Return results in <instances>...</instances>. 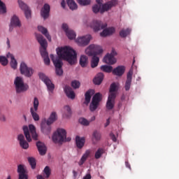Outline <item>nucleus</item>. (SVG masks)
<instances>
[{
    "instance_id": "f257e3e1",
    "label": "nucleus",
    "mask_w": 179,
    "mask_h": 179,
    "mask_svg": "<svg viewBox=\"0 0 179 179\" xmlns=\"http://www.w3.org/2000/svg\"><path fill=\"white\" fill-rule=\"evenodd\" d=\"M58 57L50 55V59L52 61L55 66V72L57 76H62L64 70H62V59L66 61L70 65H73L76 62L77 54L73 49L71 47L65 46L63 48H59L56 50Z\"/></svg>"
},
{
    "instance_id": "f03ea898",
    "label": "nucleus",
    "mask_w": 179,
    "mask_h": 179,
    "mask_svg": "<svg viewBox=\"0 0 179 179\" xmlns=\"http://www.w3.org/2000/svg\"><path fill=\"white\" fill-rule=\"evenodd\" d=\"M103 53V49L100 45H90L86 50L85 54L89 57H92L91 59V68H96L100 62V58L97 55Z\"/></svg>"
},
{
    "instance_id": "7ed1b4c3",
    "label": "nucleus",
    "mask_w": 179,
    "mask_h": 179,
    "mask_svg": "<svg viewBox=\"0 0 179 179\" xmlns=\"http://www.w3.org/2000/svg\"><path fill=\"white\" fill-rule=\"evenodd\" d=\"M117 4L118 1L117 0H111L102 6L100 4H95L92 7V12H94V13H99V12H100V13H104V12H108V10H110L111 8L117 6Z\"/></svg>"
},
{
    "instance_id": "20e7f679",
    "label": "nucleus",
    "mask_w": 179,
    "mask_h": 179,
    "mask_svg": "<svg viewBox=\"0 0 179 179\" xmlns=\"http://www.w3.org/2000/svg\"><path fill=\"white\" fill-rule=\"evenodd\" d=\"M71 137L66 138V131L64 129H57L52 136V141L55 143L69 142L71 141Z\"/></svg>"
},
{
    "instance_id": "39448f33",
    "label": "nucleus",
    "mask_w": 179,
    "mask_h": 179,
    "mask_svg": "<svg viewBox=\"0 0 179 179\" xmlns=\"http://www.w3.org/2000/svg\"><path fill=\"white\" fill-rule=\"evenodd\" d=\"M22 129L27 142H31V136L34 141H37V139H38V135H37V133L36 132V127L34 125L29 124V127L27 126H24Z\"/></svg>"
},
{
    "instance_id": "423d86ee",
    "label": "nucleus",
    "mask_w": 179,
    "mask_h": 179,
    "mask_svg": "<svg viewBox=\"0 0 179 179\" xmlns=\"http://www.w3.org/2000/svg\"><path fill=\"white\" fill-rule=\"evenodd\" d=\"M16 93H24L29 90V85L24 83L23 78L17 76L14 80Z\"/></svg>"
},
{
    "instance_id": "0eeeda50",
    "label": "nucleus",
    "mask_w": 179,
    "mask_h": 179,
    "mask_svg": "<svg viewBox=\"0 0 179 179\" xmlns=\"http://www.w3.org/2000/svg\"><path fill=\"white\" fill-rule=\"evenodd\" d=\"M36 40L41 45L40 49L41 55L43 58L48 57V52H47V41L44 38V36L41 34H36Z\"/></svg>"
},
{
    "instance_id": "6e6552de",
    "label": "nucleus",
    "mask_w": 179,
    "mask_h": 179,
    "mask_svg": "<svg viewBox=\"0 0 179 179\" xmlns=\"http://www.w3.org/2000/svg\"><path fill=\"white\" fill-rule=\"evenodd\" d=\"M20 71L21 75L25 76V78H31L33 73H34V70L31 67H29L27 64L24 62H22L20 65Z\"/></svg>"
},
{
    "instance_id": "1a4fd4ad",
    "label": "nucleus",
    "mask_w": 179,
    "mask_h": 179,
    "mask_svg": "<svg viewBox=\"0 0 179 179\" xmlns=\"http://www.w3.org/2000/svg\"><path fill=\"white\" fill-rule=\"evenodd\" d=\"M34 106L30 108V113L34 120V121H40V115L37 114V111H38V106L40 102L38 101V99L35 97L34 99L33 102Z\"/></svg>"
},
{
    "instance_id": "9d476101",
    "label": "nucleus",
    "mask_w": 179,
    "mask_h": 179,
    "mask_svg": "<svg viewBox=\"0 0 179 179\" xmlns=\"http://www.w3.org/2000/svg\"><path fill=\"white\" fill-rule=\"evenodd\" d=\"M38 76L39 79H41V81L46 85L48 90H49V92H53L54 89H55V85H54L51 80H50V78L44 74V73H39Z\"/></svg>"
},
{
    "instance_id": "9b49d317",
    "label": "nucleus",
    "mask_w": 179,
    "mask_h": 179,
    "mask_svg": "<svg viewBox=\"0 0 179 179\" xmlns=\"http://www.w3.org/2000/svg\"><path fill=\"white\" fill-rule=\"evenodd\" d=\"M100 101H101V94L98 92L92 97V102L90 105V111H96V110H97V107H99V104H100Z\"/></svg>"
},
{
    "instance_id": "f8f14e48",
    "label": "nucleus",
    "mask_w": 179,
    "mask_h": 179,
    "mask_svg": "<svg viewBox=\"0 0 179 179\" xmlns=\"http://www.w3.org/2000/svg\"><path fill=\"white\" fill-rule=\"evenodd\" d=\"M90 40H92V36L85 35L78 37L76 39V43H77L80 47H86V45H89L90 43Z\"/></svg>"
},
{
    "instance_id": "ddd939ff",
    "label": "nucleus",
    "mask_w": 179,
    "mask_h": 179,
    "mask_svg": "<svg viewBox=\"0 0 179 179\" xmlns=\"http://www.w3.org/2000/svg\"><path fill=\"white\" fill-rule=\"evenodd\" d=\"M115 55H117V52L115 50L113 49L110 54L108 53L103 57V62H105V64H108V65H114V64L117 62V59L114 57Z\"/></svg>"
},
{
    "instance_id": "4468645a",
    "label": "nucleus",
    "mask_w": 179,
    "mask_h": 179,
    "mask_svg": "<svg viewBox=\"0 0 179 179\" xmlns=\"http://www.w3.org/2000/svg\"><path fill=\"white\" fill-rule=\"evenodd\" d=\"M91 27L93 29L94 31H99L103 30L107 27V23H103L101 21L94 20L91 23Z\"/></svg>"
},
{
    "instance_id": "2eb2a0df",
    "label": "nucleus",
    "mask_w": 179,
    "mask_h": 179,
    "mask_svg": "<svg viewBox=\"0 0 179 179\" xmlns=\"http://www.w3.org/2000/svg\"><path fill=\"white\" fill-rule=\"evenodd\" d=\"M115 97H117L116 93L109 94L108 101L106 102L107 110H113L114 108V106H115Z\"/></svg>"
},
{
    "instance_id": "dca6fc26",
    "label": "nucleus",
    "mask_w": 179,
    "mask_h": 179,
    "mask_svg": "<svg viewBox=\"0 0 179 179\" xmlns=\"http://www.w3.org/2000/svg\"><path fill=\"white\" fill-rule=\"evenodd\" d=\"M18 3L20 8L24 10L25 17H27V19H30V17H31V10L29 6H27V4L24 3L22 0H18Z\"/></svg>"
},
{
    "instance_id": "f3484780",
    "label": "nucleus",
    "mask_w": 179,
    "mask_h": 179,
    "mask_svg": "<svg viewBox=\"0 0 179 179\" xmlns=\"http://www.w3.org/2000/svg\"><path fill=\"white\" fill-rule=\"evenodd\" d=\"M17 171L18 173V179H29L27 171L26 170V168H24V165H18Z\"/></svg>"
},
{
    "instance_id": "a211bd4d",
    "label": "nucleus",
    "mask_w": 179,
    "mask_h": 179,
    "mask_svg": "<svg viewBox=\"0 0 179 179\" xmlns=\"http://www.w3.org/2000/svg\"><path fill=\"white\" fill-rule=\"evenodd\" d=\"M22 23L19 20V17L16 15H13L11 18L10 23L9 25V31H13V27H21Z\"/></svg>"
},
{
    "instance_id": "6ab92c4d",
    "label": "nucleus",
    "mask_w": 179,
    "mask_h": 179,
    "mask_svg": "<svg viewBox=\"0 0 179 179\" xmlns=\"http://www.w3.org/2000/svg\"><path fill=\"white\" fill-rule=\"evenodd\" d=\"M51 10V7L50 4L45 3L41 10V16L45 20L50 17V11Z\"/></svg>"
},
{
    "instance_id": "aec40b11",
    "label": "nucleus",
    "mask_w": 179,
    "mask_h": 179,
    "mask_svg": "<svg viewBox=\"0 0 179 179\" xmlns=\"http://www.w3.org/2000/svg\"><path fill=\"white\" fill-rule=\"evenodd\" d=\"M62 29L65 31L68 38L69 40H73L74 38H76V33L73 31L72 29H69L68 27V24H62Z\"/></svg>"
},
{
    "instance_id": "412c9836",
    "label": "nucleus",
    "mask_w": 179,
    "mask_h": 179,
    "mask_svg": "<svg viewBox=\"0 0 179 179\" xmlns=\"http://www.w3.org/2000/svg\"><path fill=\"white\" fill-rule=\"evenodd\" d=\"M41 128L43 134L45 135H48L51 132V124H49L48 122H42Z\"/></svg>"
},
{
    "instance_id": "4be33fe9",
    "label": "nucleus",
    "mask_w": 179,
    "mask_h": 179,
    "mask_svg": "<svg viewBox=\"0 0 179 179\" xmlns=\"http://www.w3.org/2000/svg\"><path fill=\"white\" fill-rule=\"evenodd\" d=\"M36 147L41 156L45 155V153H47V146H45V144H44V143L38 141L36 143Z\"/></svg>"
},
{
    "instance_id": "5701e85b",
    "label": "nucleus",
    "mask_w": 179,
    "mask_h": 179,
    "mask_svg": "<svg viewBox=\"0 0 179 179\" xmlns=\"http://www.w3.org/2000/svg\"><path fill=\"white\" fill-rule=\"evenodd\" d=\"M134 73L132 71H129L127 73V80L124 85V89L126 92L129 91V89H131V85L132 83V75Z\"/></svg>"
},
{
    "instance_id": "b1692460",
    "label": "nucleus",
    "mask_w": 179,
    "mask_h": 179,
    "mask_svg": "<svg viewBox=\"0 0 179 179\" xmlns=\"http://www.w3.org/2000/svg\"><path fill=\"white\" fill-rule=\"evenodd\" d=\"M17 141H19L20 146L22 149H29V143L24 139V136L23 134L18 135Z\"/></svg>"
},
{
    "instance_id": "393cba45",
    "label": "nucleus",
    "mask_w": 179,
    "mask_h": 179,
    "mask_svg": "<svg viewBox=\"0 0 179 179\" xmlns=\"http://www.w3.org/2000/svg\"><path fill=\"white\" fill-rule=\"evenodd\" d=\"M112 73L115 76H122L125 73V66H118L112 71Z\"/></svg>"
},
{
    "instance_id": "a878e982",
    "label": "nucleus",
    "mask_w": 179,
    "mask_h": 179,
    "mask_svg": "<svg viewBox=\"0 0 179 179\" xmlns=\"http://www.w3.org/2000/svg\"><path fill=\"white\" fill-rule=\"evenodd\" d=\"M64 92L67 97H69V99H71L72 100L75 99L76 94H75V92H73V90H72V87H71L69 85H66L64 87Z\"/></svg>"
},
{
    "instance_id": "bb28decb",
    "label": "nucleus",
    "mask_w": 179,
    "mask_h": 179,
    "mask_svg": "<svg viewBox=\"0 0 179 179\" xmlns=\"http://www.w3.org/2000/svg\"><path fill=\"white\" fill-rule=\"evenodd\" d=\"M115 33V28L114 27H109L103 30L101 32L100 36L101 37H107V36H111V34H114Z\"/></svg>"
},
{
    "instance_id": "cd10ccee",
    "label": "nucleus",
    "mask_w": 179,
    "mask_h": 179,
    "mask_svg": "<svg viewBox=\"0 0 179 179\" xmlns=\"http://www.w3.org/2000/svg\"><path fill=\"white\" fill-rule=\"evenodd\" d=\"M38 31L42 33V34H43L44 36L46 37L48 41H51V36L50 35V34H48V30L45 27L43 26H38Z\"/></svg>"
},
{
    "instance_id": "c85d7f7f",
    "label": "nucleus",
    "mask_w": 179,
    "mask_h": 179,
    "mask_svg": "<svg viewBox=\"0 0 179 179\" xmlns=\"http://www.w3.org/2000/svg\"><path fill=\"white\" fill-rule=\"evenodd\" d=\"M85 137H80L79 136L76 137V143L78 149H82L85 146Z\"/></svg>"
},
{
    "instance_id": "c756f323",
    "label": "nucleus",
    "mask_w": 179,
    "mask_h": 179,
    "mask_svg": "<svg viewBox=\"0 0 179 179\" xmlns=\"http://www.w3.org/2000/svg\"><path fill=\"white\" fill-rule=\"evenodd\" d=\"M103 79H104V74H103V73H99L94 77L93 82L94 85H101V82H103Z\"/></svg>"
},
{
    "instance_id": "7c9ffc66",
    "label": "nucleus",
    "mask_w": 179,
    "mask_h": 179,
    "mask_svg": "<svg viewBox=\"0 0 179 179\" xmlns=\"http://www.w3.org/2000/svg\"><path fill=\"white\" fill-rule=\"evenodd\" d=\"M89 64V58L86 55H81L80 57V65L82 68H86Z\"/></svg>"
},
{
    "instance_id": "2f4dec72",
    "label": "nucleus",
    "mask_w": 179,
    "mask_h": 179,
    "mask_svg": "<svg viewBox=\"0 0 179 179\" xmlns=\"http://www.w3.org/2000/svg\"><path fill=\"white\" fill-rule=\"evenodd\" d=\"M7 58H10L11 59L10 62L11 68H13V69H16V68H17V61L15 60V56L10 53H8L7 55Z\"/></svg>"
},
{
    "instance_id": "473e14b6",
    "label": "nucleus",
    "mask_w": 179,
    "mask_h": 179,
    "mask_svg": "<svg viewBox=\"0 0 179 179\" xmlns=\"http://www.w3.org/2000/svg\"><path fill=\"white\" fill-rule=\"evenodd\" d=\"M101 139V134H100V131H94L92 134V142L94 144L97 143Z\"/></svg>"
},
{
    "instance_id": "72a5a7b5",
    "label": "nucleus",
    "mask_w": 179,
    "mask_h": 179,
    "mask_svg": "<svg viewBox=\"0 0 179 179\" xmlns=\"http://www.w3.org/2000/svg\"><path fill=\"white\" fill-rule=\"evenodd\" d=\"M94 94V90H89L85 94V104H89L92 99V96Z\"/></svg>"
},
{
    "instance_id": "f704fd0d",
    "label": "nucleus",
    "mask_w": 179,
    "mask_h": 179,
    "mask_svg": "<svg viewBox=\"0 0 179 179\" xmlns=\"http://www.w3.org/2000/svg\"><path fill=\"white\" fill-rule=\"evenodd\" d=\"M57 120H58V116L57 115V113L56 112H52V113L50 114L49 118L48 119V120L46 121V122H48V124H54V122H55V121H57Z\"/></svg>"
},
{
    "instance_id": "c9c22d12",
    "label": "nucleus",
    "mask_w": 179,
    "mask_h": 179,
    "mask_svg": "<svg viewBox=\"0 0 179 179\" xmlns=\"http://www.w3.org/2000/svg\"><path fill=\"white\" fill-rule=\"evenodd\" d=\"M89 156H90V150H87L85 153L83 154L80 162H78L79 166L83 165L85 162L87 160V157H89Z\"/></svg>"
},
{
    "instance_id": "e433bc0d",
    "label": "nucleus",
    "mask_w": 179,
    "mask_h": 179,
    "mask_svg": "<svg viewBox=\"0 0 179 179\" xmlns=\"http://www.w3.org/2000/svg\"><path fill=\"white\" fill-rule=\"evenodd\" d=\"M67 5L71 10H75L78 9V4L73 0H66Z\"/></svg>"
},
{
    "instance_id": "4c0bfd02",
    "label": "nucleus",
    "mask_w": 179,
    "mask_h": 179,
    "mask_svg": "<svg viewBox=\"0 0 179 179\" xmlns=\"http://www.w3.org/2000/svg\"><path fill=\"white\" fill-rule=\"evenodd\" d=\"M72 115V110L69 106H65L64 107V115L66 117V118H69Z\"/></svg>"
},
{
    "instance_id": "58836bf2",
    "label": "nucleus",
    "mask_w": 179,
    "mask_h": 179,
    "mask_svg": "<svg viewBox=\"0 0 179 179\" xmlns=\"http://www.w3.org/2000/svg\"><path fill=\"white\" fill-rule=\"evenodd\" d=\"M129 34H131V29H129V28H127V29H122L120 31V36L122 38H125V37L129 36Z\"/></svg>"
},
{
    "instance_id": "ea45409f",
    "label": "nucleus",
    "mask_w": 179,
    "mask_h": 179,
    "mask_svg": "<svg viewBox=\"0 0 179 179\" xmlns=\"http://www.w3.org/2000/svg\"><path fill=\"white\" fill-rule=\"evenodd\" d=\"M101 71H103V72H106V73H111V72H113V66L107 65L101 66Z\"/></svg>"
},
{
    "instance_id": "a19ab883",
    "label": "nucleus",
    "mask_w": 179,
    "mask_h": 179,
    "mask_svg": "<svg viewBox=\"0 0 179 179\" xmlns=\"http://www.w3.org/2000/svg\"><path fill=\"white\" fill-rule=\"evenodd\" d=\"M103 155H104V150L103 148H100L95 152L94 157L95 159H100V157H101Z\"/></svg>"
},
{
    "instance_id": "79ce46f5",
    "label": "nucleus",
    "mask_w": 179,
    "mask_h": 179,
    "mask_svg": "<svg viewBox=\"0 0 179 179\" xmlns=\"http://www.w3.org/2000/svg\"><path fill=\"white\" fill-rule=\"evenodd\" d=\"M28 162L30 164V166H31V169L33 170H34V169H36V159H34V157H28Z\"/></svg>"
},
{
    "instance_id": "37998d69",
    "label": "nucleus",
    "mask_w": 179,
    "mask_h": 179,
    "mask_svg": "<svg viewBox=\"0 0 179 179\" xmlns=\"http://www.w3.org/2000/svg\"><path fill=\"white\" fill-rule=\"evenodd\" d=\"M79 122L81 124V125H84L85 127H87L90 124V122L85 117L80 118Z\"/></svg>"
},
{
    "instance_id": "c03bdc74",
    "label": "nucleus",
    "mask_w": 179,
    "mask_h": 179,
    "mask_svg": "<svg viewBox=\"0 0 179 179\" xmlns=\"http://www.w3.org/2000/svg\"><path fill=\"white\" fill-rule=\"evenodd\" d=\"M8 58H6V57L0 56V64L3 66H6L8 65Z\"/></svg>"
},
{
    "instance_id": "a18cd8bd",
    "label": "nucleus",
    "mask_w": 179,
    "mask_h": 179,
    "mask_svg": "<svg viewBox=\"0 0 179 179\" xmlns=\"http://www.w3.org/2000/svg\"><path fill=\"white\" fill-rule=\"evenodd\" d=\"M0 13H6V6L5 3L0 0Z\"/></svg>"
},
{
    "instance_id": "49530a36",
    "label": "nucleus",
    "mask_w": 179,
    "mask_h": 179,
    "mask_svg": "<svg viewBox=\"0 0 179 179\" xmlns=\"http://www.w3.org/2000/svg\"><path fill=\"white\" fill-rule=\"evenodd\" d=\"M43 173L45 175V178H49L50 176H51V169H50V166H45Z\"/></svg>"
},
{
    "instance_id": "de8ad7c7",
    "label": "nucleus",
    "mask_w": 179,
    "mask_h": 179,
    "mask_svg": "<svg viewBox=\"0 0 179 179\" xmlns=\"http://www.w3.org/2000/svg\"><path fill=\"white\" fill-rule=\"evenodd\" d=\"M71 87L73 89H79L80 87V82L76 80H73L71 82Z\"/></svg>"
},
{
    "instance_id": "09e8293b",
    "label": "nucleus",
    "mask_w": 179,
    "mask_h": 179,
    "mask_svg": "<svg viewBox=\"0 0 179 179\" xmlns=\"http://www.w3.org/2000/svg\"><path fill=\"white\" fill-rule=\"evenodd\" d=\"M79 5L81 6H87V5H90V0H77Z\"/></svg>"
},
{
    "instance_id": "8fccbe9b",
    "label": "nucleus",
    "mask_w": 179,
    "mask_h": 179,
    "mask_svg": "<svg viewBox=\"0 0 179 179\" xmlns=\"http://www.w3.org/2000/svg\"><path fill=\"white\" fill-rule=\"evenodd\" d=\"M115 92H117V84L113 83L110 85L109 92L110 94H112V93H115Z\"/></svg>"
},
{
    "instance_id": "3c124183",
    "label": "nucleus",
    "mask_w": 179,
    "mask_h": 179,
    "mask_svg": "<svg viewBox=\"0 0 179 179\" xmlns=\"http://www.w3.org/2000/svg\"><path fill=\"white\" fill-rule=\"evenodd\" d=\"M43 61L45 65H50V57L48 56L46 57H43Z\"/></svg>"
},
{
    "instance_id": "603ef678",
    "label": "nucleus",
    "mask_w": 179,
    "mask_h": 179,
    "mask_svg": "<svg viewBox=\"0 0 179 179\" xmlns=\"http://www.w3.org/2000/svg\"><path fill=\"white\" fill-rule=\"evenodd\" d=\"M0 121L2 122H5L6 121V117H5V115L0 113Z\"/></svg>"
},
{
    "instance_id": "864d4df0",
    "label": "nucleus",
    "mask_w": 179,
    "mask_h": 179,
    "mask_svg": "<svg viewBox=\"0 0 179 179\" xmlns=\"http://www.w3.org/2000/svg\"><path fill=\"white\" fill-rule=\"evenodd\" d=\"M110 136L113 142H117V137H115V135L114 134L110 133Z\"/></svg>"
},
{
    "instance_id": "5fc2aeb1",
    "label": "nucleus",
    "mask_w": 179,
    "mask_h": 179,
    "mask_svg": "<svg viewBox=\"0 0 179 179\" xmlns=\"http://www.w3.org/2000/svg\"><path fill=\"white\" fill-rule=\"evenodd\" d=\"M83 179H92V176L88 173L85 176H84Z\"/></svg>"
},
{
    "instance_id": "6e6d98bb",
    "label": "nucleus",
    "mask_w": 179,
    "mask_h": 179,
    "mask_svg": "<svg viewBox=\"0 0 179 179\" xmlns=\"http://www.w3.org/2000/svg\"><path fill=\"white\" fill-rule=\"evenodd\" d=\"M125 166L127 167V169H129L131 170V164H129V162H125Z\"/></svg>"
},
{
    "instance_id": "4d7b16f0",
    "label": "nucleus",
    "mask_w": 179,
    "mask_h": 179,
    "mask_svg": "<svg viewBox=\"0 0 179 179\" xmlns=\"http://www.w3.org/2000/svg\"><path fill=\"white\" fill-rule=\"evenodd\" d=\"M61 5H62V7L65 8V5H66L65 0L62 1Z\"/></svg>"
},
{
    "instance_id": "13d9d810",
    "label": "nucleus",
    "mask_w": 179,
    "mask_h": 179,
    "mask_svg": "<svg viewBox=\"0 0 179 179\" xmlns=\"http://www.w3.org/2000/svg\"><path fill=\"white\" fill-rule=\"evenodd\" d=\"M6 44L8 47V48H10V41H9V38H7Z\"/></svg>"
},
{
    "instance_id": "bf43d9fd",
    "label": "nucleus",
    "mask_w": 179,
    "mask_h": 179,
    "mask_svg": "<svg viewBox=\"0 0 179 179\" xmlns=\"http://www.w3.org/2000/svg\"><path fill=\"white\" fill-rule=\"evenodd\" d=\"M73 177H75V178H76V177H78V172H76V171H73Z\"/></svg>"
},
{
    "instance_id": "052dcab7",
    "label": "nucleus",
    "mask_w": 179,
    "mask_h": 179,
    "mask_svg": "<svg viewBox=\"0 0 179 179\" xmlns=\"http://www.w3.org/2000/svg\"><path fill=\"white\" fill-rule=\"evenodd\" d=\"M96 3H97L96 5H101V6H103V3H101V0H96Z\"/></svg>"
},
{
    "instance_id": "680f3d73",
    "label": "nucleus",
    "mask_w": 179,
    "mask_h": 179,
    "mask_svg": "<svg viewBox=\"0 0 179 179\" xmlns=\"http://www.w3.org/2000/svg\"><path fill=\"white\" fill-rule=\"evenodd\" d=\"M108 125H110V119H108L107 120H106V124H105V127H108Z\"/></svg>"
},
{
    "instance_id": "e2e57ef3",
    "label": "nucleus",
    "mask_w": 179,
    "mask_h": 179,
    "mask_svg": "<svg viewBox=\"0 0 179 179\" xmlns=\"http://www.w3.org/2000/svg\"><path fill=\"white\" fill-rule=\"evenodd\" d=\"M94 120H96V117L93 116V117L91 118V121H94Z\"/></svg>"
},
{
    "instance_id": "0e129e2a",
    "label": "nucleus",
    "mask_w": 179,
    "mask_h": 179,
    "mask_svg": "<svg viewBox=\"0 0 179 179\" xmlns=\"http://www.w3.org/2000/svg\"><path fill=\"white\" fill-rule=\"evenodd\" d=\"M122 100H125V96L123 95V96H122Z\"/></svg>"
},
{
    "instance_id": "69168bd1",
    "label": "nucleus",
    "mask_w": 179,
    "mask_h": 179,
    "mask_svg": "<svg viewBox=\"0 0 179 179\" xmlns=\"http://www.w3.org/2000/svg\"><path fill=\"white\" fill-rule=\"evenodd\" d=\"M7 179H11L10 176H8Z\"/></svg>"
},
{
    "instance_id": "338daca9",
    "label": "nucleus",
    "mask_w": 179,
    "mask_h": 179,
    "mask_svg": "<svg viewBox=\"0 0 179 179\" xmlns=\"http://www.w3.org/2000/svg\"><path fill=\"white\" fill-rule=\"evenodd\" d=\"M134 62H135V60L133 61V64H134Z\"/></svg>"
},
{
    "instance_id": "774afa93",
    "label": "nucleus",
    "mask_w": 179,
    "mask_h": 179,
    "mask_svg": "<svg viewBox=\"0 0 179 179\" xmlns=\"http://www.w3.org/2000/svg\"><path fill=\"white\" fill-rule=\"evenodd\" d=\"M24 118L26 119V116H24Z\"/></svg>"
}]
</instances>
